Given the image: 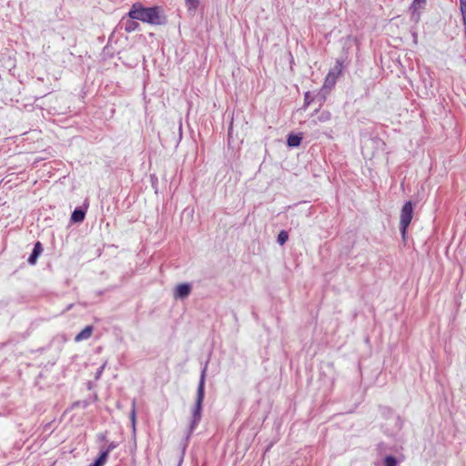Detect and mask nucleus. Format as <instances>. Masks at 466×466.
Segmentation results:
<instances>
[{"label": "nucleus", "instance_id": "nucleus-1", "mask_svg": "<svg viewBox=\"0 0 466 466\" xmlns=\"http://www.w3.org/2000/svg\"><path fill=\"white\" fill-rule=\"evenodd\" d=\"M160 7H144L140 3H135L128 12V17L137 19L150 25H162L164 23L160 15Z\"/></svg>", "mask_w": 466, "mask_h": 466}, {"label": "nucleus", "instance_id": "nucleus-2", "mask_svg": "<svg viewBox=\"0 0 466 466\" xmlns=\"http://www.w3.org/2000/svg\"><path fill=\"white\" fill-rule=\"evenodd\" d=\"M206 371L207 367H205L200 374V379L198 385L196 401L192 408V418L188 426V432L187 435V440H188L193 433V431L197 429L198 423L201 420L202 417V408H203V400L205 398V379H206Z\"/></svg>", "mask_w": 466, "mask_h": 466}, {"label": "nucleus", "instance_id": "nucleus-3", "mask_svg": "<svg viewBox=\"0 0 466 466\" xmlns=\"http://www.w3.org/2000/svg\"><path fill=\"white\" fill-rule=\"evenodd\" d=\"M408 228V201H405L400 214V231L403 241L406 239V230Z\"/></svg>", "mask_w": 466, "mask_h": 466}, {"label": "nucleus", "instance_id": "nucleus-4", "mask_svg": "<svg viewBox=\"0 0 466 466\" xmlns=\"http://www.w3.org/2000/svg\"><path fill=\"white\" fill-rule=\"evenodd\" d=\"M191 291V285L189 283H182L177 286L174 296L176 299H184L188 297Z\"/></svg>", "mask_w": 466, "mask_h": 466}, {"label": "nucleus", "instance_id": "nucleus-5", "mask_svg": "<svg viewBox=\"0 0 466 466\" xmlns=\"http://www.w3.org/2000/svg\"><path fill=\"white\" fill-rule=\"evenodd\" d=\"M87 208H76L71 214V221L74 223H81L86 217Z\"/></svg>", "mask_w": 466, "mask_h": 466}, {"label": "nucleus", "instance_id": "nucleus-6", "mask_svg": "<svg viewBox=\"0 0 466 466\" xmlns=\"http://www.w3.org/2000/svg\"><path fill=\"white\" fill-rule=\"evenodd\" d=\"M43 251V248H42V244L37 241L35 246H34V248L27 259L28 263L31 264V265H34L35 264L38 257L40 256V254L42 253Z\"/></svg>", "mask_w": 466, "mask_h": 466}, {"label": "nucleus", "instance_id": "nucleus-7", "mask_svg": "<svg viewBox=\"0 0 466 466\" xmlns=\"http://www.w3.org/2000/svg\"><path fill=\"white\" fill-rule=\"evenodd\" d=\"M93 332V327L92 326H86L85 329H83L76 337L75 340L76 342L86 340L89 339Z\"/></svg>", "mask_w": 466, "mask_h": 466}, {"label": "nucleus", "instance_id": "nucleus-8", "mask_svg": "<svg viewBox=\"0 0 466 466\" xmlns=\"http://www.w3.org/2000/svg\"><path fill=\"white\" fill-rule=\"evenodd\" d=\"M302 140V136L300 134H289L288 136L287 144L290 147H298Z\"/></svg>", "mask_w": 466, "mask_h": 466}, {"label": "nucleus", "instance_id": "nucleus-9", "mask_svg": "<svg viewBox=\"0 0 466 466\" xmlns=\"http://www.w3.org/2000/svg\"><path fill=\"white\" fill-rule=\"evenodd\" d=\"M337 79L335 72H329L325 77L323 88L331 89L335 86Z\"/></svg>", "mask_w": 466, "mask_h": 466}, {"label": "nucleus", "instance_id": "nucleus-10", "mask_svg": "<svg viewBox=\"0 0 466 466\" xmlns=\"http://www.w3.org/2000/svg\"><path fill=\"white\" fill-rule=\"evenodd\" d=\"M108 458V454L106 451L103 450L100 451L99 456L94 462H92L89 466H103Z\"/></svg>", "mask_w": 466, "mask_h": 466}, {"label": "nucleus", "instance_id": "nucleus-11", "mask_svg": "<svg viewBox=\"0 0 466 466\" xmlns=\"http://www.w3.org/2000/svg\"><path fill=\"white\" fill-rule=\"evenodd\" d=\"M136 19H131L129 18L126 23H125V25H124V28L127 32L130 33V32H134L136 31L138 26H139V24L137 22L135 21Z\"/></svg>", "mask_w": 466, "mask_h": 466}, {"label": "nucleus", "instance_id": "nucleus-12", "mask_svg": "<svg viewBox=\"0 0 466 466\" xmlns=\"http://www.w3.org/2000/svg\"><path fill=\"white\" fill-rule=\"evenodd\" d=\"M383 465L384 466H397L398 460L392 455H388L383 460Z\"/></svg>", "mask_w": 466, "mask_h": 466}, {"label": "nucleus", "instance_id": "nucleus-13", "mask_svg": "<svg viewBox=\"0 0 466 466\" xmlns=\"http://www.w3.org/2000/svg\"><path fill=\"white\" fill-rule=\"evenodd\" d=\"M130 420L132 424L133 431L136 429V400H132V409L130 411Z\"/></svg>", "mask_w": 466, "mask_h": 466}, {"label": "nucleus", "instance_id": "nucleus-14", "mask_svg": "<svg viewBox=\"0 0 466 466\" xmlns=\"http://www.w3.org/2000/svg\"><path fill=\"white\" fill-rule=\"evenodd\" d=\"M288 239H289L288 233L286 231L282 230L279 232L277 241L279 244L283 245L288 241Z\"/></svg>", "mask_w": 466, "mask_h": 466}, {"label": "nucleus", "instance_id": "nucleus-15", "mask_svg": "<svg viewBox=\"0 0 466 466\" xmlns=\"http://www.w3.org/2000/svg\"><path fill=\"white\" fill-rule=\"evenodd\" d=\"M188 10H196L199 5V0H185Z\"/></svg>", "mask_w": 466, "mask_h": 466}, {"label": "nucleus", "instance_id": "nucleus-16", "mask_svg": "<svg viewBox=\"0 0 466 466\" xmlns=\"http://www.w3.org/2000/svg\"><path fill=\"white\" fill-rule=\"evenodd\" d=\"M331 114L329 111H322L319 116H318L319 122H327L330 119Z\"/></svg>", "mask_w": 466, "mask_h": 466}, {"label": "nucleus", "instance_id": "nucleus-17", "mask_svg": "<svg viewBox=\"0 0 466 466\" xmlns=\"http://www.w3.org/2000/svg\"><path fill=\"white\" fill-rule=\"evenodd\" d=\"M342 63L340 61H337L334 67L329 72H335L336 77H338L342 72Z\"/></svg>", "mask_w": 466, "mask_h": 466}, {"label": "nucleus", "instance_id": "nucleus-18", "mask_svg": "<svg viewBox=\"0 0 466 466\" xmlns=\"http://www.w3.org/2000/svg\"><path fill=\"white\" fill-rule=\"evenodd\" d=\"M117 446H118V442H116V441H111V442H109V444H108L106 448H104V449H102V450H103L104 451H106V453L109 455V453H110L113 450H115Z\"/></svg>", "mask_w": 466, "mask_h": 466}, {"label": "nucleus", "instance_id": "nucleus-19", "mask_svg": "<svg viewBox=\"0 0 466 466\" xmlns=\"http://www.w3.org/2000/svg\"><path fill=\"white\" fill-rule=\"evenodd\" d=\"M425 3H426V0H414L412 3V7H413L414 11L423 7Z\"/></svg>", "mask_w": 466, "mask_h": 466}, {"label": "nucleus", "instance_id": "nucleus-20", "mask_svg": "<svg viewBox=\"0 0 466 466\" xmlns=\"http://www.w3.org/2000/svg\"><path fill=\"white\" fill-rule=\"evenodd\" d=\"M313 101V98L310 96V92H306L304 96V107H308L310 103Z\"/></svg>", "mask_w": 466, "mask_h": 466}, {"label": "nucleus", "instance_id": "nucleus-21", "mask_svg": "<svg viewBox=\"0 0 466 466\" xmlns=\"http://www.w3.org/2000/svg\"><path fill=\"white\" fill-rule=\"evenodd\" d=\"M460 4H461V10L462 14H465L466 13V0H460Z\"/></svg>", "mask_w": 466, "mask_h": 466}, {"label": "nucleus", "instance_id": "nucleus-22", "mask_svg": "<svg viewBox=\"0 0 466 466\" xmlns=\"http://www.w3.org/2000/svg\"><path fill=\"white\" fill-rule=\"evenodd\" d=\"M98 438H99V440H100V441H106V435H105V434H100V435L98 436Z\"/></svg>", "mask_w": 466, "mask_h": 466}, {"label": "nucleus", "instance_id": "nucleus-23", "mask_svg": "<svg viewBox=\"0 0 466 466\" xmlns=\"http://www.w3.org/2000/svg\"><path fill=\"white\" fill-rule=\"evenodd\" d=\"M103 369H104V366L100 367V369L97 370V372H96V378H97L98 376H100V374H101V373H102V371H103Z\"/></svg>", "mask_w": 466, "mask_h": 466}, {"label": "nucleus", "instance_id": "nucleus-24", "mask_svg": "<svg viewBox=\"0 0 466 466\" xmlns=\"http://www.w3.org/2000/svg\"><path fill=\"white\" fill-rule=\"evenodd\" d=\"M410 207V221L411 220V203L409 204Z\"/></svg>", "mask_w": 466, "mask_h": 466}, {"label": "nucleus", "instance_id": "nucleus-25", "mask_svg": "<svg viewBox=\"0 0 466 466\" xmlns=\"http://www.w3.org/2000/svg\"><path fill=\"white\" fill-rule=\"evenodd\" d=\"M463 21H464V24H466V13L463 14Z\"/></svg>", "mask_w": 466, "mask_h": 466}, {"label": "nucleus", "instance_id": "nucleus-26", "mask_svg": "<svg viewBox=\"0 0 466 466\" xmlns=\"http://www.w3.org/2000/svg\"><path fill=\"white\" fill-rule=\"evenodd\" d=\"M401 187L404 188V181L401 182Z\"/></svg>", "mask_w": 466, "mask_h": 466}]
</instances>
